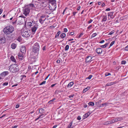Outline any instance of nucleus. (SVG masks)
Returning a JSON list of instances; mask_svg holds the SVG:
<instances>
[{
	"label": "nucleus",
	"mask_w": 128,
	"mask_h": 128,
	"mask_svg": "<svg viewBox=\"0 0 128 128\" xmlns=\"http://www.w3.org/2000/svg\"><path fill=\"white\" fill-rule=\"evenodd\" d=\"M8 68L9 70L13 73L18 72L19 70L18 66L16 64H11Z\"/></svg>",
	"instance_id": "f257e3e1"
},
{
	"label": "nucleus",
	"mask_w": 128,
	"mask_h": 128,
	"mask_svg": "<svg viewBox=\"0 0 128 128\" xmlns=\"http://www.w3.org/2000/svg\"><path fill=\"white\" fill-rule=\"evenodd\" d=\"M66 36V34L64 33L61 34L60 35V37L62 38H64Z\"/></svg>",
	"instance_id": "c85d7f7f"
},
{
	"label": "nucleus",
	"mask_w": 128,
	"mask_h": 128,
	"mask_svg": "<svg viewBox=\"0 0 128 128\" xmlns=\"http://www.w3.org/2000/svg\"><path fill=\"white\" fill-rule=\"evenodd\" d=\"M6 42V38L4 37H0V44H3Z\"/></svg>",
	"instance_id": "1a4fd4ad"
},
{
	"label": "nucleus",
	"mask_w": 128,
	"mask_h": 128,
	"mask_svg": "<svg viewBox=\"0 0 128 128\" xmlns=\"http://www.w3.org/2000/svg\"><path fill=\"white\" fill-rule=\"evenodd\" d=\"M24 14L26 16L30 12V9L28 6L25 7L23 9Z\"/></svg>",
	"instance_id": "39448f33"
},
{
	"label": "nucleus",
	"mask_w": 128,
	"mask_h": 128,
	"mask_svg": "<svg viewBox=\"0 0 128 128\" xmlns=\"http://www.w3.org/2000/svg\"><path fill=\"white\" fill-rule=\"evenodd\" d=\"M109 43H108L104 45H101L100 46V47L102 48H106L108 46V44Z\"/></svg>",
	"instance_id": "cd10ccee"
},
{
	"label": "nucleus",
	"mask_w": 128,
	"mask_h": 128,
	"mask_svg": "<svg viewBox=\"0 0 128 128\" xmlns=\"http://www.w3.org/2000/svg\"><path fill=\"white\" fill-rule=\"evenodd\" d=\"M40 46L39 44L36 42L33 46L32 52L35 53H38L39 50Z\"/></svg>",
	"instance_id": "20e7f679"
},
{
	"label": "nucleus",
	"mask_w": 128,
	"mask_h": 128,
	"mask_svg": "<svg viewBox=\"0 0 128 128\" xmlns=\"http://www.w3.org/2000/svg\"><path fill=\"white\" fill-rule=\"evenodd\" d=\"M46 46H44L42 48V50H46Z\"/></svg>",
	"instance_id": "052dcab7"
},
{
	"label": "nucleus",
	"mask_w": 128,
	"mask_h": 128,
	"mask_svg": "<svg viewBox=\"0 0 128 128\" xmlns=\"http://www.w3.org/2000/svg\"><path fill=\"white\" fill-rule=\"evenodd\" d=\"M8 82H5L3 83L2 85L3 86H7L8 85Z\"/></svg>",
	"instance_id": "a18cd8bd"
},
{
	"label": "nucleus",
	"mask_w": 128,
	"mask_h": 128,
	"mask_svg": "<svg viewBox=\"0 0 128 128\" xmlns=\"http://www.w3.org/2000/svg\"><path fill=\"white\" fill-rule=\"evenodd\" d=\"M44 115V114H42L41 115H40L39 116L38 118V119H39L40 118H42V117H41L42 116H43Z\"/></svg>",
	"instance_id": "4d7b16f0"
},
{
	"label": "nucleus",
	"mask_w": 128,
	"mask_h": 128,
	"mask_svg": "<svg viewBox=\"0 0 128 128\" xmlns=\"http://www.w3.org/2000/svg\"><path fill=\"white\" fill-rule=\"evenodd\" d=\"M24 54H20V53L18 54V58L20 59H21V60H22L23 58V56Z\"/></svg>",
	"instance_id": "f3484780"
},
{
	"label": "nucleus",
	"mask_w": 128,
	"mask_h": 128,
	"mask_svg": "<svg viewBox=\"0 0 128 128\" xmlns=\"http://www.w3.org/2000/svg\"><path fill=\"white\" fill-rule=\"evenodd\" d=\"M90 113L89 112H88V113L85 114L83 115L82 118L84 119L86 118L90 115Z\"/></svg>",
	"instance_id": "2eb2a0df"
},
{
	"label": "nucleus",
	"mask_w": 128,
	"mask_h": 128,
	"mask_svg": "<svg viewBox=\"0 0 128 128\" xmlns=\"http://www.w3.org/2000/svg\"><path fill=\"white\" fill-rule=\"evenodd\" d=\"M34 2L33 1H32V3L29 4L28 6L31 7L33 9H34L35 8L36 4H34Z\"/></svg>",
	"instance_id": "dca6fc26"
},
{
	"label": "nucleus",
	"mask_w": 128,
	"mask_h": 128,
	"mask_svg": "<svg viewBox=\"0 0 128 128\" xmlns=\"http://www.w3.org/2000/svg\"><path fill=\"white\" fill-rule=\"evenodd\" d=\"M20 52L22 54H25L26 52V49L25 46H22L20 48Z\"/></svg>",
	"instance_id": "9b49d317"
},
{
	"label": "nucleus",
	"mask_w": 128,
	"mask_h": 128,
	"mask_svg": "<svg viewBox=\"0 0 128 128\" xmlns=\"http://www.w3.org/2000/svg\"><path fill=\"white\" fill-rule=\"evenodd\" d=\"M74 32H70L69 33V34L71 35H74Z\"/></svg>",
	"instance_id": "5fc2aeb1"
},
{
	"label": "nucleus",
	"mask_w": 128,
	"mask_h": 128,
	"mask_svg": "<svg viewBox=\"0 0 128 128\" xmlns=\"http://www.w3.org/2000/svg\"><path fill=\"white\" fill-rule=\"evenodd\" d=\"M16 46V45L15 44L13 43L11 45V48L13 49H14Z\"/></svg>",
	"instance_id": "5701e85b"
},
{
	"label": "nucleus",
	"mask_w": 128,
	"mask_h": 128,
	"mask_svg": "<svg viewBox=\"0 0 128 128\" xmlns=\"http://www.w3.org/2000/svg\"><path fill=\"white\" fill-rule=\"evenodd\" d=\"M49 3V8L50 10H54L56 8L55 0H48Z\"/></svg>",
	"instance_id": "7ed1b4c3"
},
{
	"label": "nucleus",
	"mask_w": 128,
	"mask_h": 128,
	"mask_svg": "<svg viewBox=\"0 0 128 128\" xmlns=\"http://www.w3.org/2000/svg\"><path fill=\"white\" fill-rule=\"evenodd\" d=\"M90 88L89 87H87V88L84 89L83 91V92L84 93L86 92L87 90H88Z\"/></svg>",
	"instance_id": "2f4dec72"
},
{
	"label": "nucleus",
	"mask_w": 128,
	"mask_h": 128,
	"mask_svg": "<svg viewBox=\"0 0 128 128\" xmlns=\"http://www.w3.org/2000/svg\"><path fill=\"white\" fill-rule=\"evenodd\" d=\"M39 112L40 113L42 114L44 112V110L43 108H41L39 110Z\"/></svg>",
	"instance_id": "a878e982"
},
{
	"label": "nucleus",
	"mask_w": 128,
	"mask_h": 128,
	"mask_svg": "<svg viewBox=\"0 0 128 128\" xmlns=\"http://www.w3.org/2000/svg\"><path fill=\"white\" fill-rule=\"evenodd\" d=\"M116 118V120H117V121H120L122 120V118Z\"/></svg>",
	"instance_id": "58836bf2"
},
{
	"label": "nucleus",
	"mask_w": 128,
	"mask_h": 128,
	"mask_svg": "<svg viewBox=\"0 0 128 128\" xmlns=\"http://www.w3.org/2000/svg\"><path fill=\"white\" fill-rule=\"evenodd\" d=\"M108 104V103L106 102L102 104V105L103 106H106Z\"/></svg>",
	"instance_id": "de8ad7c7"
},
{
	"label": "nucleus",
	"mask_w": 128,
	"mask_h": 128,
	"mask_svg": "<svg viewBox=\"0 0 128 128\" xmlns=\"http://www.w3.org/2000/svg\"><path fill=\"white\" fill-rule=\"evenodd\" d=\"M93 21V20L91 19H90V20H89L88 22V23L89 24H90V23L92 22Z\"/></svg>",
	"instance_id": "680f3d73"
},
{
	"label": "nucleus",
	"mask_w": 128,
	"mask_h": 128,
	"mask_svg": "<svg viewBox=\"0 0 128 128\" xmlns=\"http://www.w3.org/2000/svg\"><path fill=\"white\" fill-rule=\"evenodd\" d=\"M56 100L55 98H53L52 100L49 101L48 102V104H53L54 102H56L54 100Z\"/></svg>",
	"instance_id": "a211bd4d"
},
{
	"label": "nucleus",
	"mask_w": 128,
	"mask_h": 128,
	"mask_svg": "<svg viewBox=\"0 0 128 128\" xmlns=\"http://www.w3.org/2000/svg\"><path fill=\"white\" fill-rule=\"evenodd\" d=\"M69 48V46L68 45H66L65 47V50H68Z\"/></svg>",
	"instance_id": "c9c22d12"
},
{
	"label": "nucleus",
	"mask_w": 128,
	"mask_h": 128,
	"mask_svg": "<svg viewBox=\"0 0 128 128\" xmlns=\"http://www.w3.org/2000/svg\"><path fill=\"white\" fill-rule=\"evenodd\" d=\"M104 40H101V41H100V42H99V43H101V44H102V43H104Z\"/></svg>",
	"instance_id": "0e129e2a"
},
{
	"label": "nucleus",
	"mask_w": 128,
	"mask_h": 128,
	"mask_svg": "<svg viewBox=\"0 0 128 128\" xmlns=\"http://www.w3.org/2000/svg\"><path fill=\"white\" fill-rule=\"evenodd\" d=\"M60 33L61 32L60 31H58L55 36V38H58Z\"/></svg>",
	"instance_id": "7c9ffc66"
},
{
	"label": "nucleus",
	"mask_w": 128,
	"mask_h": 128,
	"mask_svg": "<svg viewBox=\"0 0 128 128\" xmlns=\"http://www.w3.org/2000/svg\"><path fill=\"white\" fill-rule=\"evenodd\" d=\"M64 32H66L68 31V30L66 28H64Z\"/></svg>",
	"instance_id": "3c124183"
},
{
	"label": "nucleus",
	"mask_w": 128,
	"mask_h": 128,
	"mask_svg": "<svg viewBox=\"0 0 128 128\" xmlns=\"http://www.w3.org/2000/svg\"><path fill=\"white\" fill-rule=\"evenodd\" d=\"M34 24V23L33 22H28V26H30V27L32 26H33V25Z\"/></svg>",
	"instance_id": "4be33fe9"
},
{
	"label": "nucleus",
	"mask_w": 128,
	"mask_h": 128,
	"mask_svg": "<svg viewBox=\"0 0 128 128\" xmlns=\"http://www.w3.org/2000/svg\"><path fill=\"white\" fill-rule=\"evenodd\" d=\"M8 35L7 36V37H8L9 39H10L13 37V35L12 34H8Z\"/></svg>",
	"instance_id": "473e14b6"
},
{
	"label": "nucleus",
	"mask_w": 128,
	"mask_h": 128,
	"mask_svg": "<svg viewBox=\"0 0 128 128\" xmlns=\"http://www.w3.org/2000/svg\"><path fill=\"white\" fill-rule=\"evenodd\" d=\"M97 34L96 33H94L91 36V38H92L94 37Z\"/></svg>",
	"instance_id": "ea45409f"
},
{
	"label": "nucleus",
	"mask_w": 128,
	"mask_h": 128,
	"mask_svg": "<svg viewBox=\"0 0 128 128\" xmlns=\"http://www.w3.org/2000/svg\"><path fill=\"white\" fill-rule=\"evenodd\" d=\"M18 125H16L14 126H12V128H16L18 127Z\"/></svg>",
	"instance_id": "6e6d98bb"
},
{
	"label": "nucleus",
	"mask_w": 128,
	"mask_h": 128,
	"mask_svg": "<svg viewBox=\"0 0 128 128\" xmlns=\"http://www.w3.org/2000/svg\"><path fill=\"white\" fill-rule=\"evenodd\" d=\"M45 17V16H41L40 18L39 19V21L40 23L41 24H42L44 22L46 18H45L44 19H43V18H44Z\"/></svg>",
	"instance_id": "6e6552de"
},
{
	"label": "nucleus",
	"mask_w": 128,
	"mask_h": 128,
	"mask_svg": "<svg viewBox=\"0 0 128 128\" xmlns=\"http://www.w3.org/2000/svg\"><path fill=\"white\" fill-rule=\"evenodd\" d=\"M125 50L126 51H128V45L125 48Z\"/></svg>",
	"instance_id": "864d4df0"
},
{
	"label": "nucleus",
	"mask_w": 128,
	"mask_h": 128,
	"mask_svg": "<svg viewBox=\"0 0 128 128\" xmlns=\"http://www.w3.org/2000/svg\"><path fill=\"white\" fill-rule=\"evenodd\" d=\"M19 107V104H16V108H18Z\"/></svg>",
	"instance_id": "69168bd1"
},
{
	"label": "nucleus",
	"mask_w": 128,
	"mask_h": 128,
	"mask_svg": "<svg viewBox=\"0 0 128 128\" xmlns=\"http://www.w3.org/2000/svg\"><path fill=\"white\" fill-rule=\"evenodd\" d=\"M74 94H72L68 96V97L69 98H73L74 97Z\"/></svg>",
	"instance_id": "37998d69"
},
{
	"label": "nucleus",
	"mask_w": 128,
	"mask_h": 128,
	"mask_svg": "<svg viewBox=\"0 0 128 128\" xmlns=\"http://www.w3.org/2000/svg\"><path fill=\"white\" fill-rule=\"evenodd\" d=\"M72 122L73 121H72L70 123L69 125L66 128H70V127L71 126L72 124Z\"/></svg>",
	"instance_id": "f704fd0d"
},
{
	"label": "nucleus",
	"mask_w": 128,
	"mask_h": 128,
	"mask_svg": "<svg viewBox=\"0 0 128 128\" xmlns=\"http://www.w3.org/2000/svg\"><path fill=\"white\" fill-rule=\"evenodd\" d=\"M111 75V74L109 72H106L105 73V75L106 76H107L109 75Z\"/></svg>",
	"instance_id": "a19ab883"
},
{
	"label": "nucleus",
	"mask_w": 128,
	"mask_h": 128,
	"mask_svg": "<svg viewBox=\"0 0 128 128\" xmlns=\"http://www.w3.org/2000/svg\"><path fill=\"white\" fill-rule=\"evenodd\" d=\"M38 28V26L36 24H35L32 27L31 31L33 34H35Z\"/></svg>",
	"instance_id": "423d86ee"
},
{
	"label": "nucleus",
	"mask_w": 128,
	"mask_h": 128,
	"mask_svg": "<svg viewBox=\"0 0 128 128\" xmlns=\"http://www.w3.org/2000/svg\"><path fill=\"white\" fill-rule=\"evenodd\" d=\"M8 74L9 72L8 71H4L1 73L0 74V75L2 77H4L6 76Z\"/></svg>",
	"instance_id": "f8f14e48"
},
{
	"label": "nucleus",
	"mask_w": 128,
	"mask_h": 128,
	"mask_svg": "<svg viewBox=\"0 0 128 128\" xmlns=\"http://www.w3.org/2000/svg\"><path fill=\"white\" fill-rule=\"evenodd\" d=\"M22 36L26 38H28L30 36V35L29 33H28V32L27 31H25L23 32L22 34Z\"/></svg>",
	"instance_id": "0eeeda50"
},
{
	"label": "nucleus",
	"mask_w": 128,
	"mask_h": 128,
	"mask_svg": "<svg viewBox=\"0 0 128 128\" xmlns=\"http://www.w3.org/2000/svg\"><path fill=\"white\" fill-rule=\"evenodd\" d=\"M60 60H57L56 62L57 63L59 64L60 63Z\"/></svg>",
	"instance_id": "bf43d9fd"
},
{
	"label": "nucleus",
	"mask_w": 128,
	"mask_h": 128,
	"mask_svg": "<svg viewBox=\"0 0 128 128\" xmlns=\"http://www.w3.org/2000/svg\"><path fill=\"white\" fill-rule=\"evenodd\" d=\"M44 115V114H42L41 115H40L39 116L38 118V119H39L40 118H42V117H41L42 116H43Z\"/></svg>",
	"instance_id": "13d9d810"
},
{
	"label": "nucleus",
	"mask_w": 128,
	"mask_h": 128,
	"mask_svg": "<svg viewBox=\"0 0 128 128\" xmlns=\"http://www.w3.org/2000/svg\"><path fill=\"white\" fill-rule=\"evenodd\" d=\"M108 122L109 124L112 123V121L111 120H110V121H108Z\"/></svg>",
	"instance_id": "338daca9"
},
{
	"label": "nucleus",
	"mask_w": 128,
	"mask_h": 128,
	"mask_svg": "<svg viewBox=\"0 0 128 128\" xmlns=\"http://www.w3.org/2000/svg\"><path fill=\"white\" fill-rule=\"evenodd\" d=\"M10 59L13 62L16 63V60L15 59L14 57L12 56L10 57Z\"/></svg>",
	"instance_id": "b1692460"
},
{
	"label": "nucleus",
	"mask_w": 128,
	"mask_h": 128,
	"mask_svg": "<svg viewBox=\"0 0 128 128\" xmlns=\"http://www.w3.org/2000/svg\"><path fill=\"white\" fill-rule=\"evenodd\" d=\"M96 52L98 54H101L103 51L104 50H102V49L101 48H96Z\"/></svg>",
	"instance_id": "ddd939ff"
},
{
	"label": "nucleus",
	"mask_w": 128,
	"mask_h": 128,
	"mask_svg": "<svg viewBox=\"0 0 128 128\" xmlns=\"http://www.w3.org/2000/svg\"><path fill=\"white\" fill-rule=\"evenodd\" d=\"M77 119L78 120H80L81 119V117L80 116H78L77 118Z\"/></svg>",
	"instance_id": "603ef678"
},
{
	"label": "nucleus",
	"mask_w": 128,
	"mask_h": 128,
	"mask_svg": "<svg viewBox=\"0 0 128 128\" xmlns=\"http://www.w3.org/2000/svg\"><path fill=\"white\" fill-rule=\"evenodd\" d=\"M116 82H108L106 84V85L107 86H110L112 85H113L114 84H116Z\"/></svg>",
	"instance_id": "6ab92c4d"
},
{
	"label": "nucleus",
	"mask_w": 128,
	"mask_h": 128,
	"mask_svg": "<svg viewBox=\"0 0 128 128\" xmlns=\"http://www.w3.org/2000/svg\"><path fill=\"white\" fill-rule=\"evenodd\" d=\"M102 22H104L107 19V16L106 15H104L102 17Z\"/></svg>",
	"instance_id": "aec40b11"
},
{
	"label": "nucleus",
	"mask_w": 128,
	"mask_h": 128,
	"mask_svg": "<svg viewBox=\"0 0 128 128\" xmlns=\"http://www.w3.org/2000/svg\"><path fill=\"white\" fill-rule=\"evenodd\" d=\"M74 84L73 82H70L67 85L68 88H70Z\"/></svg>",
	"instance_id": "412c9836"
},
{
	"label": "nucleus",
	"mask_w": 128,
	"mask_h": 128,
	"mask_svg": "<svg viewBox=\"0 0 128 128\" xmlns=\"http://www.w3.org/2000/svg\"><path fill=\"white\" fill-rule=\"evenodd\" d=\"M56 84H52V85H51L50 87L51 88H52Z\"/></svg>",
	"instance_id": "e2e57ef3"
},
{
	"label": "nucleus",
	"mask_w": 128,
	"mask_h": 128,
	"mask_svg": "<svg viewBox=\"0 0 128 128\" xmlns=\"http://www.w3.org/2000/svg\"><path fill=\"white\" fill-rule=\"evenodd\" d=\"M114 42H115L114 41H112L110 43V46L108 48H110V47L112 46L114 44Z\"/></svg>",
	"instance_id": "e433bc0d"
},
{
	"label": "nucleus",
	"mask_w": 128,
	"mask_h": 128,
	"mask_svg": "<svg viewBox=\"0 0 128 128\" xmlns=\"http://www.w3.org/2000/svg\"><path fill=\"white\" fill-rule=\"evenodd\" d=\"M88 104L89 106H93L94 105V103L92 102H90L88 103Z\"/></svg>",
	"instance_id": "72a5a7b5"
},
{
	"label": "nucleus",
	"mask_w": 128,
	"mask_h": 128,
	"mask_svg": "<svg viewBox=\"0 0 128 128\" xmlns=\"http://www.w3.org/2000/svg\"><path fill=\"white\" fill-rule=\"evenodd\" d=\"M83 34V33H82L80 34V35H78V38H80Z\"/></svg>",
	"instance_id": "4c0bfd02"
},
{
	"label": "nucleus",
	"mask_w": 128,
	"mask_h": 128,
	"mask_svg": "<svg viewBox=\"0 0 128 128\" xmlns=\"http://www.w3.org/2000/svg\"><path fill=\"white\" fill-rule=\"evenodd\" d=\"M45 12L46 13L50 14L51 13V12L50 10H45Z\"/></svg>",
	"instance_id": "bb28decb"
},
{
	"label": "nucleus",
	"mask_w": 128,
	"mask_h": 128,
	"mask_svg": "<svg viewBox=\"0 0 128 128\" xmlns=\"http://www.w3.org/2000/svg\"><path fill=\"white\" fill-rule=\"evenodd\" d=\"M114 30H112L110 32L109 34L108 35H111L114 34Z\"/></svg>",
	"instance_id": "79ce46f5"
},
{
	"label": "nucleus",
	"mask_w": 128,
	"mask_h": 128,
	"mask_svg": "<svg viewBox=\"0 0 128 128\" xmlns=\"http://www.w3.org/2000/svg\"><path fill=\"white\" fill-rule=\"evenodd\" d=\"M14 30V27L12 26H9L5 28L3 30L4 33L9 34L12 33Z\"/></svg>",
	"instance_id": "f03ea898"
},
{
	"label": "nucleus",
	"mask_w": 128,
	"mask_h": 128,
	"mask_svg": "<svg viewBox=\"0 0 128 128\" xmlns=\"http://www.w3.org/2000/svg\"><path fill=\"white\" fill-rule=\"evenodd\" d=\"M92 57L91 56H87L85 62H90L92 60Z\"/></svg>",
	"instance_id": "9d476101"
},
{
	"label": "nucleus",
	"mask_w": 128,
	"mask_h": 128,
	"mask_svg": "<svg viewBox=\"0 0 128 128\" xmlns=\"http://www.w3.org/2000/svg\"><path fill=\"white\" fill-rule=\"evenodd\" d=\"M22 18V17L21 16H19L18 18L17 19L15 20V21H14L12 22L13 24H16V22L17 21V20H18L19 19H20V18Z\"/></svg>",
	"instance_id": "393cba45"
},
{
	"label": "nucleus",
	"mask_w": 128,
	"mask_h": 128,
	"mask_svg": "<svg viewBox=\"0 0 128 128\" xmlns=\"http://www.w3.org/2000/svg\"><path fill=\"white\" fill-rule=\"evenodd\" d=\"M46 82V81H44L43 82H42L41 84H40V85H42L43 84H45Z\"/></svg>",
	"instance_id": "09e8293b"
},
{
	"label": "nucleus",
	"mask_w": 128,
	"mask_h": 128,
	"mask_svg": "<svg viewBox=\"0 0 128 128\" xmlns=\"http://www.w3.org/2000/svg\"><path fill=\"white\" fill-rule=\"evenodd\" d=\"M114 12H110L108 13V16H110V18L112 19H113L114 18V16L113 15Z\"/></svg>",
	"instance_id": "4468645a"
},
{
	"label": "nucleus",
	"mask_w": 128,
	"mask_h": 128,
	"mask_svg": "<svg viewBox=\"0 0 128 128\" xmlns=\"http://www.w3.org/2000/svg\"><path fill=\"white\" fill-rule=\"evenodd\" d=\"M121 63L122 64H125L126 63V61L125 60H122L121 62Z\"/></svg>",
	"instance_id": "c03bdc74"
},
{
	"label": "nucleus",
	"mask_w": 128,
	"mask_h": 128,
	"mask_svg": "<svg viewBox=\"0 0 128 128\" xmlns=\"http://www.w3.org/2000/svg\"><path fill=\"white\" fill-rule=\"evenodd\" d=\"M109 124L108 121L105 122L103 123L104 125Z\"/></svg>",
	"instance_id": "8fccbe9b"
},
{
	"label": "nucleus",
	"mask_w": 128,
	"mask_h": 128,
	"mask_svg": "<svg viewBox=\"0 0 128 128\" xmlns=\"http://www.w3.org/2000/svg\"><path fill=\"white\" fill-rule=\"evenodd\" d=\"M20 77L21 78V80H22L24 79V80L26 79V76L24 75H22L20 76Z\"/></svg>",
	"instance_id": "c756f323"
},
{
	"label": "nucleus",
	"mask_w": 128,
	"mask_h": 128,
	"mask_svg": "<svg viewBox=\"0 0 128 128\" xmlns=\"http://www.w3.org/2000/svg\"><path fill=\"white\" fill-rule=\"evenodd\" d=\"M92 76V75H90L87 78H88V79L90 80V79H91Z\"/></svg>",
	"instance_id": "49530a36"
},
{
	"label": "nucleus",
	"mask_w": 128,
	"mask_h": 128,
	"mask_svg": "<svg viewBox=\"0 0 128 128\" xmlns=\"http://www.w3.org/2000/svg\"><path fill=\"white\" fill-rule=\"evenodd\" d=\"M110 8H106L105 10L106 11H110Z\"/></svg>",
	"instance_id": "774afa93"
}]
</instances>
